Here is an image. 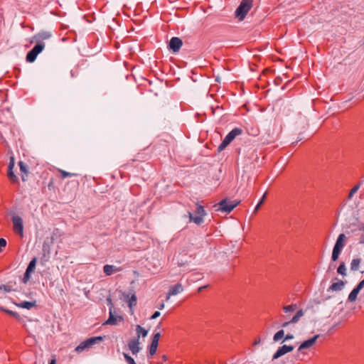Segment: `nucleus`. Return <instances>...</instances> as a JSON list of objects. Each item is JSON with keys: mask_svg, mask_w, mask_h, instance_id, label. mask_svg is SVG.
<instances>
[{"mask_svg": "<svg viewBox=\"0 0 364 364\" xmlns=\"http://www.w3.org/2000/svg\"><path fill=\"white\" fill-rule=\"evenodd\" d=\"M119 299L127 303L130 309L136 305L137 298L133 290L127 292L119 291Z\"/></svg>", "mask_w": 364, "mask_h": 364, "instance_id": "20e7f679", "label": "nucleus"}, {"mask_svg": "<svg viewBox=\"0 0 364 364\" xmlns=\"http://www.w3.org/2000/svg\"><path fill=\"white\" fill-rule=\"evenodd\" d=\"M136 331L137 333L136 338H139V339L141 335L142 336V337H146L148 334V331H146V329L142 328L140 325H137L136 326Z\"/></svg>", "mask_w": 364, "mask_h": 364, "instance_id": "5701e85b", "label": "nucleus"}, {"mask_svg": "<svg viewBox=\"0 0 364 364\" xmlns=\"http://www.w3.org/2000/svg\"><path fill=\"white\" fill-rule=\"evenodd\" d=\"M122 320H123V317L122 316H117V315H115V324L118 321H122Z\"/></svg>", "mask_w": 364, "mask_h": 364, "instance_id": "8fccbe9b", "label": "nucleus"}, {"mask_svg": "<svg viewBox=\"0 0 364 364\" xmlns=\"http://www.w3.org/2000/svg\"><path fill=\"white\" fill-rule=\"evenodd\" d=\"M163 358H164V360H166L167 359L166 355H164V356H163Z\"/></svg>", "mask_w": 364, "mask_h": 364, "instance_id": "052dcab7", "label": "nucleus"}, {"mask_svg": "<svg viewBox=\"0 0 364 364\" xmlns=\"http://www.w3.org/2000/svg\"><path fill=\"white\" fill-rule=\"evenodd\" d=\"M157 348H158L157 346H153L151 344L150 345V346H149V354H150V355L152 356V355H154L156 353V352L157 350Z\"/></svg>", "mask_w": 364, "mask_h": 364, "instance_id": "ea45409f", "label": "nucleus"}, {"mask_svg": "<svg viewBox=\"0 0 364 364\" xmlns=\"http://www.w3.org/2000/svg\"><path fill=\"white\" fill-rule=\"evenodd\" d=\"M337 272L338 274L346 276V268L344 262H341L337 269Z\"/></svg>", "mask_w": 364, "mask_h": 364, "instance_id": "2f4dec72", "label": "nucleus"}, {"mask_svg": "<svg viewBox=\"0 0 364 364\" xmlns=\"http://www.w3.org/2000/svg\"><path fill=\"white\" fill-rule=\"evenodd\" d=\"M345 286V283L339 280L336 282L333 283L328 288V291H341Z\"/></svg>", "mask_w": 364, "mask_h": 364, "instance_id": "4468645a", "label": "nucleus"}, {"mask_svg": "<svg viewBox=\"0 0 364 364\" xmlns=\"http://www.w3.org/2000/svg\"><path fill=\"white\" fill-rule=\"evenodd\" d=\"M1 310L4 312L6 313L9 315L14 316V318H16L17 319H20L19 314L15 311H13L11 310H9V309H7L3 308V307L1 308Z\"/></svg>", "mask_w": 364, "mask_h": 364, "instance_id": "c756f323", "label": "nucleus"}, {"mask_svg": "<svg viewBox=\"0 0 364 364\" xmlns=\"http://www.w3.org/2000/svg\"><path fill=\"white\" fill-rule=\"evenodd\" d=\"M294 348L293 346L283 345L282 346L279 347L273 355L272 360L278 359L286 353L292 351Z\"/></svg>", "mask_w": 364, "mask_h": 364, "instance_id": "0eeeda50", "label": "nucleus"}, {"mask_svg": "<svg viewBox=\"0 0 364 364\" xmlns=\"http://www.w3.org/2000/svg\"><path fill=\"white\" fill-rule=\"evenodd\" d=\"M49 364H56L55 360H51Z\"/></svg>", "mask_w": 364, "mask_h": 364, "instance_id": "4d7b16f0", "label": "nucleus"}, {"mask_svg": "<svg viewBox=\"0 0 364 364\" xmlns=\"http://www.w3.org/2000/svg\"><path fill=\"white\" fill-rule=\"evenodd\" d=\"M359 291L355 287L351 292L349 294L348 300L349 301H354L356 300Z\"/></svg>", "mask_w": 364, "mask_h": 364, "instance_id": "a878e982", "label": "nucleus"}, {"mask_svg": "<svg viewBox=\"0 0 364 364\" xmlns=\"http://www.w3.org/2000/svg\"><path fill=\"white\" fill-rule=\"evenodd\" d=\"M304 316V311L302 309H299L296 311V314L289 321L284 322L282 324V327L285 328L288 326L290 323H296L299 319Z\"/></svg>", "mask_w": 364, "mask_h": 364, "instance_id": "ddd939ff", "label": "nucleus"}, {"mask_svg": "<svg viewBox=\"0 0 364 364\" xmlns=\"http://www.w3.org/2000/svg\"><path fill=\"white\" fill-rule=\"evenodd\" d=\"M360 243H364V238H362V240H360Z\"/></svg>", "mask_w": 364, "mask_h": 364, "instance_id": "680f3d73", "label": "nucleus"}, {"mask_svg": "<svg viewBox=\"0 0 364 364\" xmlns=\"http://www.w3.org/2000/svg\"><path fill=\"white\" fill-rule=\"evenodd\" d=\"M128 347L133 355L138 353L141 350V348L139 347V339L134 338L130 340L128 343Z\"/></svg>", "mask_w": 364, "mask_h": 364, "instance_id": "9d476101", "label": "nucleus"}, {"mask_svg": "<svg viewBox=\"0 0 364 364\" xmlns=\"http://www.w3.org/2000/svg\"><path fill=\"white\" fill-rule=\"evenodd\" d=\"M320 336L318 334V335H316L314 336V337L308 339V340H306L304 341L303 343H301V344L299 346V348H298V350L299 351H301L303 349H307V348H311L312 346H314L315 344V343L316 342V340L318 339V338Z\"/></svg>", "mask_w": 364, "mask_h": 364, "instance_id": "1a4fd4ad", "label": "nucleus"}, {"mask_svg": "<svg viewBox=\"0 0 364 364\" xmlns=\"http://www.w3.org/2000/svg\"><path fill=\"white\" fill-rule=\"evenodd\" d=\"M360 230L364 231V224L361 225Z\"/></svg>", "mask_w": 364, "mask_h": 364, "instance_id": "13d9d810", "label": "nucleus"}, {"mask_svg": "<svg viewBox=\"0 0 364 364\" xmlns=\"http://www.w3.org/2000/svg\"><path fill=\"white\" fill-rule=\"evenodd\" d=\"M114 46H115V49L118 48L119 47V43L115 42Z\"/></svg>", "mask_w": 364, "mask_h": 364, "instance_id": "6e6d98bb", "label": "nucleus"}, {"mask_svg": "<svg viewBox=\"0 0 364 364\" xmlns=\"http://www.w3.org/2000/svg\"><path fill=\"white\" fill-rule=\"evenodd\" d=\"M0 289H3L6 292H10L12 289L9 285H0Z\"/></svg>", "mask_w": 364, "mask_h": 364, "instance_id": "a19ab883", "label": "nucleus"}, {"mask_svg": "<svg viewBox=\"0 0 364 364\" xmlns=\"http://www.w3.org/2000/svg\"><path fill=\"white\" fill-rule=\"evenodd\" d=\"M196 213L197 215H200L203 217L206 215V212H205L203 206L198 205V204H197Z\"/></svg>", "mask_w": 364, "mask_h": 364, "instance_id": "7c9ffc66", "label": "nucleus"}, {"mask_svg": "<svg viewBox=\"0 0 364 364\" xmlns=\"http://www.w3.org/2000/svg\"><path fill=\"white\" fill-rule=\"evenodd\" d=\"M259 343H260V339H259L258 341H255V345H257V344H258Z\"/></svg>", "mask_w": 364, "mask_h": 364, "instance_id": "bf43d9fd", "label": "nucleus"}, {"mask_svg": "<svg viewBox=\"0 0 364 364\" xmlns=\"http://www.w3.org/2000/svg\"><path fill=\"white\" fill-rule=\"evenodd\" d=\"M7 176L11 183H16L18 177L14 174L13 169H8Z\"/></svg>", "mask_w": 364, "mask_h": 364, "instance_id": "bb28decb", "label": "nucleus"}, {"mask_svg": "<svg viewBox=\"0 0 364 364\" xmlns=\"http://www.w3.org/2000/svg\"><path fill=\"white\" fill-rule=\"evenodd\" d=\"M341 251L335 250L333 248L332 255H331V259L333 261H336L338 259V257L341 254Z\"/></svg>", "mask_w": 364, "mask_h": 364, "instance_id": "c9c22d12", "label": "nucleus"}, {"mask_svg": "<svg viewBox=\"0 0 364 364\" xmlns=\"http://www.w3.org/2000/svg\"><path fill=\"white\" fill-rule=\"evenodd\" d=\"M16 305L18 307L26 309H31L33 306L36 305V301H23L21 303H16Z\"/></svg>", "mask_w": 364, "mask_h": 364, "instance_id": "dca6fc26", "label": "nucleus"}, {"mask_svg": "<svg viewBox=\"0 0 364 364\" xmlns=\"http://www.w3.org/2000/svg\"><path fill=\"white\" fill-rule=\"evenodd\" d=\"M364 287V279L358 283L355 288L360 291Z\"/></svg>", "mask_w": 364, "mask_h": 364, "instance_id": "c03bdc74", "label": "nucleus"}, {"mask_svg": "<svg viewBox=\"0 0 364 364\" xmlns=\"http://www.w3.org/2000/svg\"><path fill=\"white\" fill-rule=\"evenodd\" d=\"M267 193L265 192L264 194L262 196V197L260 198L259 201L258 202L259 205H262L266 198Z\"/></svg>", "mask_w": 364, "mask_h": 364, "instance_id": "a18cd8bd", "label": "nucleus"}, {"mask_svg": "<svg viewBox=\"0 0 364 364\" xmlns=\"http://www.w3.org/2000/svg\"><path fill=\"white\" fill-rule=\"evenodd\" d=\"M284 336V330H279L278 331L273 337V340L274 342H278L280 341Z\"/></svg>", "mask_w": 364, "mask_h": 364, "instance_id": "c85d7f7f", "label": "nucleus"}, {"mask_svg": "<svg viewBox=\"0 0 364 364\" xmlns=\"http://www.w3.org/2000/svg\"><path fill=\"white\" fill-rule=\"evenodd\" d=\"M346 239H347V237L345 234H343V233L340 234L338 235V237H337V240L334 245L333 249L341 252L345 246V242H346Z\"/></svg>", "mask_w": 364, "mask_h": 364, "instance_id": "9b49d317", "label": "nucleus"}, {"mask_svg": "<svg viewBox=\"0 0 364 364\" xmlns=\"http://www.w3.org/2000/svg\"><path fill=\"white\" fill-rule=\"evenodd\" d=\"M151 345L153 346H157L158 347V345H159V341H156V340H154L152 339V341H151Z\"/></svg>", "mask_w": 364, "mask_h": 364, "instance_id": "3c124183", "label": "nucleus"}, {"mask_svg": "<svg viewBox=\"0 0 364 364\" xmlns=\"http://www.w3.org/2000/svg\"><path fill=\"white\" fill-rule=\"evenodd\" d=\"M6 240L4 238H0V252H1V248L6 247Z\"/></svg>", "mask_w": 364, "mask_h": 364, "instance_id": "37998d69", "label": "nucleus"}, {"mask_svg": "<svg viewBox=\"0 0 364 364\" xmlns=\"http://www.w3.org/2000/svg\"><path fill=\"white\" fill-rule=\"evenodd\" d=\"M260 207H261V205H259V203H257L256 207L255 208L253 213H256L258 211V210L259 209Z\"/></svg>", "mask_w": 364, "mask_h": 364, "instance_id": "603ef678", "label": "nucleus"}, {"mask_svg": "<svg viewBox=\"0 0 364 364\" xmlns=\"http://www.w3.org/2000/svg\"><path fill=\"white\" fill-rule=\"evenodd\" d=\"M105 337V336H104V337H102V336H95V337H91L90 338H87V341L88 342V344H89L90 347L91 348L95 344L98 343L100 341H103V338Z\"/></svg>", "mask_w": 364, "mask_h": 364, "instance_id": "412c9836", "label": "nucleus"}, {"mask_svg": "<svg viewBox=\"0 0 364 364\" xmlns=\"http://www.w3.org/2000/svg\"><path fill=\"white\" fill-rule=\"evenodd\" d=\"M160 336H161V334L160 333H154V336H153V338L154 340H156V341H159V338H160Z\"/></svg>", "mask_w": 364, "mask_h": 364, "instance_id": "09e8293b", "label": "nucleus"}, {"mask_svg": "<svg viewBox=\"0 0 364 364\" xmlns=\"http://www.w3.org/2000/svg\"><path fill=\"white\" fill-rule=\"evenodd\" d=\"M161 315V313L158 311H155L151 316V319H155Z\"/></svg>", "mask_w": 364, "mask_h": 364, "instance_id": "49530a36", "label": "nucleus"}, {"mask_svg": "<svg viewBox=\"0 0 364 364\" xmlns=\"http://www.w3.org/2000/svg\"><path fill=\"white\" fill-rule=\"evenodd\" d=\"M207 287H208V285L200 287L198 289V291H201L202 290H203V289H205V288H207Z\"/></svg>", "mask_w": 364, "mask_h": 364, "instance_id": "864d4df0", "label": "nucleus"}, {"mask_svg": "<svg viewBox=\"0 0 364 364\" xmlns=\"http://www.w3.org/2000/svg\"><path fill=\"white\" fill-rule=\"evenodd\" d=\"M45 44L43 43H38L33 48L29 50L26 55V61L33 63L36 59L37 55L43 51Z\"/></svg>", "mask_w": 364, "mask_h": 364, "instance_id": "39448f33", "label": "nucleus"}, {"mask_svg": "<svg viewBox=\"0 0 364 364\" xmlns=\"http://www.w3.org/2000/svg\"><path fill=\"white\" fill-rule=\"evenodd\" d=\"M107 301L109 302V304L111 305V306L109 307V318L104 323V325L105 324H109V325H112L114 324V311L112 310V307H113V305H112V299L110 298H108L107 299Z\"/></svg>", "mask_w": 364, "mask_h": 364, "instance_id": "2eb2a0df", "label": "nucleus"}, {"mask_svg": "<svg viewBox=\"0 0 364 364\" xmlns=\"http://www.w3.org/2000/svg\"><path fill=\"white\" fill-rule=\"evenodd\" d=\"M59 172L61 173V176H62L63 178H65L66 177H71V176H77V173L68 172V171H65L62 170V169H60Z\"/></svg>", "mask_w": 364, "mask_h": 364, "instance_id": "72a5a7b5", "label": "nucleus"}, {"mask_svg": "<svg viewBox=\"0 0 364 364\" xmlns=\"http://www.w3.org/2000/svg\"><path fill=\"white\" fill-rule=\"evenodd\" d=\"M360 264V259H358V258L353 259L350 263V269L352 271H357L359 268Z\"/></svg>", "mask_w": 364, "mask_h": 364, "instance_id": "393cba45", "label": "nucleus"}, {"mask_svg": "<svg viewBox=\"0 0 364 364\" xmlns=\"http://www.w3.org/2000/svg\"><path fill=\"white\" fill-rule=\"evenodd\" d=\"M183 290V286L181 284H176L174 286H172L170 287L169 291L166 296V300H168L171 296H175L181 292H182Z\"/></svg>", "mask_w": 364, "mask_h": 364, "instance_id": "f8f14e48", "label": "nucleus"}, {"mask_svg": "<svg viewBox=\"0 0 364 364\" xmlns=\"http://www.w3.org/2000/svg\"><path fill=\"white\" fill-rule=\"evenodd\" d=\"M294 338V335L291 334V333H288L286 335L285 338H284V341H289V340H291Z\"/></svg>", "mask_w": 364, "mask_h": 364, "instance_id": "de8ad7c7", "label": "nucleus"}, {"mask_svg": "<svg viewBox=\"0 0 364 364\" xmlns=\"http://www.w3.org/2000/svg\"><path fill=\"white\" fill-rule=\"evenodd\" d=\"M242 133V129L235 127L232 129L224 138L221 144L218 147L219 152L223 151L235 138Z\"/></svg>", "mask_w": 364, "mask_h": 364, "instance_id": "f257e3e1", "label": "nucleus"}, {"mask_svg": "<svg viewBox=\"0 0 364 364\" xmlns=\"http://www.w3.org/2000/svg\"><path fill=\"white\" fill-rule=\"evenodd\" d=\"M18 166L20 167L21 171L24 173V175L21 176L22 181H26V177H27V174H28L27 166L24 162H23L21 161H20L18 162Z\"/></svg>", "mask_w": 364, "mask_h": 364, "instance_id": "aec40b11", "label": "nucleus"}, {"mask_svg": "<svg viewBox=\"0 0 364 364\" xmlns=\"http://www.w3.org/2000/svg\"><path fill=\"white\" fill-rule=\"evenodd\" d=\"M183 45L182 41L178 37H173L169 41V48L174 53L178 52Z\"/></svg>", "mask_w": 364, "mask_h": 364, "instance_id": "6e6552de", "label": "nucleus"}, {"mask_svg": "<svg viewBox=\"0 0 364 364\" xmlns=\"http://www.w3.org/2000/svg\"><path fill=\"white\" fill-rule=\"evenodd\" d=\"M90 346L87 340L81 342L76 348L75 351L78 353H82L84 350H88L90 348Z\"/></svg>", "mask_w": 364, "mask_h": 364, "instance_id": "f3484780", "label": "nucleus"}, {"mask_svg": "<svg viewBox=\"0 0 364 364\" xmlns=\"http://www.w3.org/2000/svg\"><path fill=\"white\" fill-rule=\"evenodd\" d=\"M188 216H189L190 220L193 221L196 225H200L203 223V216H200V215L193 216V215L191 212H188Z\"/></svg>", "mask_w": 364, "mask_h": 364, "instance_id": "6ab92c4d", "label": "nucleus"}, {"mask_svg": "<svg viewBox=\"0 0 364 364\" xmlns=\"http://www.w3.org/2000/svg\"><path fill=\"white\" fill-rule=\"evenodd\" d=\"M240 201L237 200L230 201L228 199H223L219 203L215 205L214 207L217 211L229 213L237 207Z\"/></svg>", "mask_w": 364, "mask_h": 364, "instance_id": "7ed1b4c3", "label": "nucleus"}, {"mask_svg": "<svg viewBox=\"0 0 364 364\" xmlns=\"http://www.w3.org/2000/svg\"><path fill=\"white\" fill-rule=\"evenodd\" d=\"M36 262H37V258L36 257H33L29 262L26 271L27 272H33L35 269H36Z\"/></svg>", "mask_w": 364, "mask_h": 364, "instance_id": "b1692460", "label": "nucleus"}, {"mask_svg": "<svg viewBox=\"0 0 364 364\" xmlns=\"http://www.w3.org/2000/svg\"><path fill=\"white\" fill-rule=\"evenodd\" d=\"M11 221L13 223L14 231L16 234L19 235L20 236H23V219L18 215H14L11 218Z\"/></svg>", "mask_w": 364, "mask_h": 364, "instance_id": "423d86ee", "label": "nucleus"}, {"mask_svg": "<svg viewBox=\"0 0 364 364\" xmlns=\"http://www.w3.org/2000/svg\"><path fill=\"white\" fill-rule=\"evenodd\" d=\"M43 252H44V255H46V253H50L49 247L47 245L46 242H44L43 245Z\"/></svg>", "mask_w": 364, "mask_h": 364, "instance_id": "79ce46f5", "label": "nucleus"}, {"mask_svg": "<svg viewBox=\"0 0 364 364\" xmlns=\"http://www.w3.org/2000/svg\"><path fill=\"white\" fill-rule=\"evenodd\" d=\"M296 309L297 305L296 304L284 306L283 307V310L286 314L294 312Z\"/></svg>", "mask_w": 364, "mask_h": 364, "instance_id": "cd10ccee", "label": "nucleus"}, {"mask_svg": "<svg viewBox=\"0 0 364 364\" xmlns=\"http://www.w3.org/2000/svg\"><path fill=\"white\" fill-rule=\"evenodd\" d=\"M31 272H29L27 271L25 272L23 278V282L24 284L27 283L29 281V279L31 278Z\"/></svg>", "mask_w": 364, "mask_h": 364, "instance_id": "4c0bfd02", "label": "nucleus"}, {"mask_svg": "<svg viewBox=\"0 0 364 364\" xmlns=\"http://www.w3.org/2000/svg\"><path fill=\"white\" fill-rule=\"evenodd\" d=\"M252 0H242L235 14L240 21H242L252 6Z\"/></svg>", "mask_w": 364, "mask_h": 364, "instance_id": "f03ea898", "label": "nucleus"}, {"mask_svg": "<svg viewBox=\"0 0 364 364\" xmlns=\"http://www.w3.org/2000/svg\"><path fill=\"white\" fill-rule=\"evenodd\" d=\"M105 337V336H104V337H102V336H95V337H91L90 338H87V341L88 342V344H89L90 347L91 348L95 344L98 343L100 341H103V338Z\"/></svg>", "mask_w": 364, "mask_h": 364, "instance_id": "4be33fe9", "label": "nucleus"}, {"mask_svg": "<svg viewBox=\"0 0 364 364\" xmlns=\"http://www.w3.org/2000/svg\"><path fill=\"white\" fill-rule=\"evenodd\" d=\"M103 269H104V272L107 275H111L114 272V266L109 265V264H106L104 266Z\"/></svg>", "mask_w": 364, "mask_h": 364, "instance_id": "473e14b6", "label": "nucleus"}, {"mask_svg": "<svg viewBox=\"0 0 364 364\" xmlns=\"http://www.w3.org/2000/svg\"><path fill=\"white\" fill-rule=\"evenodd\" d=\"M164 308V303L159 304V306H158V309H161V310L163 309Z\"/></svg>", "mask_w": 364, "mask_h": 364, "instance_id": "5fc2aeb1", "label": "nucleus"}, {"mask_svg": "<svg viewBox=\"0 0 364 364\" xmlns=\"http://www.w3.org/2000/svg\"><path fill=\"white\" fill-rule=\"evenodd\" d=\"M14 166H15L14 158V156H11L9 158V166H8V169H14Z\"/></svg>", "mask_w": 364, "mask_h": 364, "instance_id": "58836bf2", "label": "nucleus"}, {"mask_svg": "<svg viewBox=\"0 0 364 364\" xmlns=\"http://www.w3.org/2000/svg\"><path fill=\"white\" fill-rule=\"evenodd\" d=\"M360 184H358L356 186H355L350 191L349 194H348V199H351L353 196V195L358 191V189L360 188Z\"/></svg>", "mask_w": 364, "mask_h": 364, "instance_id": "f704fd0d", "label": "nucleus"}, {"mask_svg": "<svg viewBox=\"0 0 364 364\" xmlns=\"http://www.w3.org/2000/svg\"><path fill=\"white\" fill-rule=\"evenodd\" d=\"M52 34L49 31H41L36 34L34 38L36 40H46L50 38Z\"/></svg>", "mask_w": 364, "mask_h": 364, "instance_id": "a211bd4d", "label": "nucleus"}, {"mask_svg": "<svg viewBox=\"0 0 364 364\" xmlns=\"http://www.w3.org/2000/svg\"><path fill=\"white\" fill-rule=\"evenodd\" d=\"M124 358H125V360L126 362L128 363V364H136L133 358H132L130 355H129L127 353H124Z\"/></svg>", "mask_w": 364, "mask_h": 364, "instance_id": "e433bc0d", "label": "nucleus"}]
</instances>
